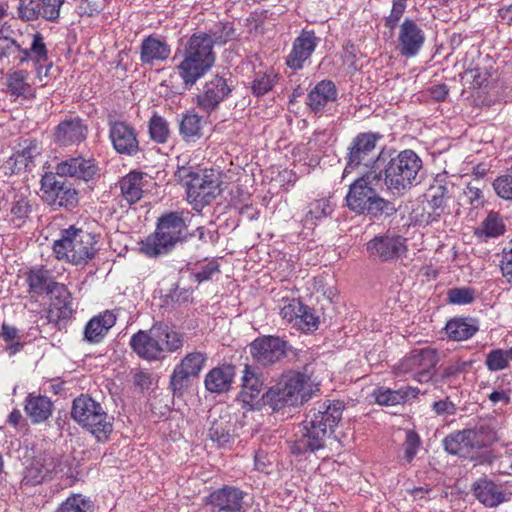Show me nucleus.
<instances>
[{
    "instance_id": "39448f33",
    "label": "nucleus",
    "mask_w": 512,
    "mask_h": 512,
    "mask_svg": "<svg viewBox=\"0 0 512 512\" xmlns=\"http://www.w3.org/2000/svg\"><path fill=\"white\" fill-rule=\"evenodd\" d=\"M314 392V385L308 375L289 371L265 393V404L273 411L285 407H296L308 401Z\"/></svg>"
},
{
    "instance_id": "bf43d9fd",
    "label": "nucleus",
    "mask_w": 512,
    "mask_h": 512,
    "mask_svg": "<svg viewBox=\"0 0 512 512\" xmlns=\"http://www.w3.org/2000/svg\"><path fill=\"white\" fill-rule=\"evenodd\" d=\"M219 272V265L217 261L211 260L204 263L199 264L194 272L193 275L195 279L201 283L203 281H207L212 278V276Z\"/></svg>"
},
{
    "instance_id": "4d7b16f0",
    "label": "nucleus",
    "mask_w": 512,
    "mask_h": 512,
    "mask_svg": "<svg viewBox=\"0 0 512 512\" xmlns=\"http://www.w3.org/2000/svg\"><path fill=\"white\" fill-rule=\"evenodd\" d=\"M474 290L466 287L452 288L447 292L448 302L456 305H464L474 300Z\"/></svg>"
},
{
    "instance_id": "f3484780",
    "label": "nucleus",
    "mask_w": 512,
    "mask_h": 512,
    "mask_svg": "<svg viewBox=\"0 0 512 512\" xmlns=\"http://www.w3.org/2000/svg\"><path fill=\"white\" fill-rule=\"evenodd\" d=\"M207 355L203 352L188 353L181 362L176 365L170 385L174 393L181 392L187 386L190 377H196L203 369Z\"/></svg>"
},
{
    "instance_id": "37998d69",
    "label": "nucleus",
    "mask_w": 512,
    "mask_h": 512,
    "mask_svg": "<svg viewBox=\"0 0 512 512\" xmlns=\"http://www.w3.org/2000/svg\"><path fill=\"white\" fill-rule=\"evenodd\" d=\"M507 500V494L502 484L482 480V504L487 507H496Z\"/></svg>"
},
{
    "instance_id": "4468645a",
    "label": "nucleus",
    "mask_w": 512,
    "mask_h": 512,
    "mask_svg": "<svg viewBox=\"0 0 512 512\" xmlns=\"http://www.w3.org/2000/svg\"><path fill=\"white\" fill-rule=\"evenodd\" d=\"M109 139L114 150L123 156L134 157L140 151L136 129L121 120L109 121Z\"/></svg>"
},
{
    "instance_id": "6e6d98bb",
    "label": "nucleus",
    "mask_w": 512,
    "mask_h": 512,
    "mask_svg": "<svg viewBox=\"0 0 512 512\" xmlns=\"http://www.w3.org/2000/svg\"><path fill=\"white\" fill-rule=\"evenodd\" d=\"M493 188L501 198L512 200V167L508 170L507 174L494 180Z\"/></svg>"
},
{
    "instance_id": "20e7f679",
    "label": "nucleus",
    "mask_w": 512,
    "mask_h": 512,
    "mask_svg": "<svg viewBox=\"0 0 512 512\" xmlns=\"http://www.w3.org/2000/svg\"><path fill=\"white\" fill-rule=\"evenodd\" d=\"M184 336L167 325L156 324L149 330H139L130 339L132 350L142 359L155 361L182 348Z\"/></svg>"
},
{
    "instance_id": "ddd939ff",
    "label": "nucleus",
    "mask_w": 512,
    "mask_h": 512,
    "mask_svg": "<svg viewBox=\"0 0 512 512\" xmlns=\"http://www.w3.org/2000/svg\"><path fill=\"white\" fill-rule=\"evenodd\" d=\"M43 199L51 206L73 207L77 203V192L57 174L46 173L41 179Z\"/></svg>"
},
{
    "instance_id": "69168bd1",
    "label": "nucleus",
    "mask_w": 512,
    "mask_h": 512,
    "mask_svg": "<svg viewBox=\"0 0 512 512\" xmlns=\"http://www.w3.org/2000/svg\"><path fill=\"white\" fill-rule=\"evenodd\" d=\"M431 198L428 201V205L431 209H433L434 213H436L437 210L442 209L444 206L445 200H444V192L445 188L442 186L433 188L431 190Z\"/></svg>"
},
{
    "instance_id": "c03bdc74",
    "label": "nucleus",
    "mask_w": 512,
    "mask_h": 512,
    "mask_svg": "<svg viewBox=\"0 0 512 512\" xmlns=\"http://www.w3.org/2000/svg\"><path fill=\"white\" fill-rule=\"evenodd\" d=\"M148 131L150 138L158 143L164 144L168 141L171 131L167 120L154 113L148 122Z\"/></svg>"
},
{
    "instance_id": "b1692460",
    "label": "nucleus",
    "mask_w": 512,
    "mask_h": 512,
    "mask_svg": "<svg viewBox=\"0 0 512 512\" xmlns=\"http://www.w3.org/2000/svg\"><path fill=\"white\" fill-rule=\"evenodd\" d=\"M241 380L242 387L238 400L251 409L259 408L262 401L265 403V394H262L263 382L248 365L243 370Z\"/></svg>"
},
{
    "instance_id": "aec40b11",
    "label": "nucleus",
    "mask_w": 512,
    "mask_h": 512,
    "mask_svg": "<svg viewBox=\"0 0 512 512\" xmlns=\"http://www.w3.org/2000/svg\"><path fill=\"white\" fill-rule=\"evenodd\" d=\"M425 42V33L412 19L406 18L399 28L398 49L407 58L416 56Z\"/></svg>"
},
{
    "instance_id": "5fc2aeb1",
    "label": "nucleus",
    "mask_w": 512,
    "mask_h": 512,
    "mask_svg": "<svg viewBox=\"0 0 512 512\" xmlns=\"http://www.w3.org/2000/svg\"><path fill=\"white\" fill-rule=\"evenodd\" d=\"M319 318L315 316L312 310L303 306V312L299 314L294 326L303 332H309L318 328Z\"/></svg>"
},
{
    "instance_id": "c756f323",
    "label": "nucleus",
    "mask_w": 512,
    "mask_h": 512,
    "mask_svg": "<svg viewBox=\"0 0 512 512\" xmlns=\"http://www.w3.org/2000/svg\"><path fill=\"white\" fill-rule=\"evenodd\" d=\"M337 96L335 84L330 80H322L309 92L306 103L314 113H320L328 104L336 101Z\"/></svg>"
},
{
    "instance_id": "7ed1b4c3",
    "label": "nucleus",
    "mask_w": 512,
    "mask_h": 512,
    "mask_svg": "<svg viewBox=\"0 0 512 512\" xmlns=\"http://www.w3.org/2000/svg\"><path fill=\"white\" fill-rule=\"evenodd\" d=\"M382 183V172L370 170L357 178L345 197L347 207L357 213L372 216L385 214L390 216L396 212L393 203L377 195L375 187Z\"/></svg>"
},
{
    "instance_id": "0eeeda50",
    "label": "nucleus",
    "mask_w": 512,
    "mask_h": 512,
    "mask_svg": "<svg viewBox=\"0 0 512 512\" xmlns=\"http://www.w3.org/2000/svg\"><path fill=\"white\" fill-rule=\"evenodd\" d=\"M72 418L84 429L89 431L98 442L109 440L113 432L114 417L107 414L99 402L88 395L74 399Z\"/></svg>"
},
{
    "instance_id": "09e8293b",
    "label": "nucleus",
    "mask_w": 512,
    "mask_h": 512,
    "mask_svg": "<svg viewBox=\"0 0 512 512\" xmlns=\"http://www.w3.org/2000/svg\"><path fill=\"white\" fill-rule=\"evenodd\" d=\"M55 512H93L90 499L81 494H73L62 502Z\"/></svg>"
},
{
    "instance_id": "0e129e2a",
    "label": "nucleus",
    "mask_w": 512,
    "mask_h": 512,
    "mask_svg": "<svg viewBox=\"0 0 512 512\" xmlns=\"http://www.w3.org/2000/svg\"><path fill=\"white\" fill-rule=\"evenodd\" d=\"M432 409L437 415H454L456 413L455 404L448 398L433 403Z\"/></svg>"
},
{
    "instance_id": "c9c22d12",
    "label": "nucleus",
    "mask_w": 512,
    "mask_h": 512,
    "mask_svg": "<svg viewBox=\"0 0 512 512\" xmlns=\"http://www.w3.org/2000/svg\"><path fill=\"white\" fill-rule=\"evenodd\" d=\"M7 90L12 96L28 98L33 96L30 72L26 69H12L7 73Z\"/></svg>"
},
{
    "instance_id": "473e14b6",
    "label": "nucleus",
    "mask_w": 512,
    "mask_h": 512,
    "mask_svg": "<svg viewBox=\"0 0 512 512\" xmlns=\"http://www.w3.org/2000/svg\"><path fill=\"white\" fill-rule=\"evenodd\" d=\"M24 42L18 43L15 39L4 35L0 30V63L9 61L11 58L18 67L29 62L31 53L29 47H24Z\"/></svg>"
},
{
    "instance_id": "4c0bfd02",
    "label": "nucleus",
    "mask_w": 512,
    "mask_h": 512,
    "mask_svg": "<svg viewBox=\"0 0 512 512\" xmlns=\"http://www.w3.org/2000/svg\"><path fill=\"white\" fill-rule=\"evenodd\" d=\"M205 121L196 113L183 115L179 123V133L185 142H195L203 136Z\"/></svg>"
},
{
    "instance_id": "2f4dec72",
    "label": "nucleus",
    "mask_w": 512,
    "mask_h": 512,
    "mask_svg": "<svg viewBox=\"0 0 512 512\" xmlns=\"http://www.w3.org/2000/svg\"><path fill=\"white\" fill-rule=\"evenodd\" d=\"M115 323L116 317L111 311L94 316L85 326L84 339L89 343L101 342Z\"/></svg>"
},
{
    "instance_id": "13d9d810",
    "label": "nucleus",
    "mask_w": 512,
    "mask_h": 512,
    "mask_svg": "<svg viewBox=\"0 0 512 512\" xmlns=\"http://www.w3.org/2000/svg\"><path fill=\"white\" fill-rule=\"evenodd\" d=\"M486 365L489 370L497 371L508 367L509 359L506 351L495 349L486 357Z\"/></svg>"
},
{
    "instance_id": "3c124183",
    "label": "nucleus",
    "mask_w": 512,
    "mask_h": 512,
    "mask_svg": "<svg viewBox=\"0 0 512 512\" xmlns=\"http://www.w3.org/2000/svg\"><path fill=\"white\" fill-rule=\"evenodd\" d=\"M277 82L276 75L270 73L257 74L252 82V93L259 97L268 93Z\"/></svg>"
},
{
    "instance_id": "a878e982",
    "label": "nucleus",
    "mask_w": 512,
    "mask_h": 512,
    "mask_svg": "<svg viewBox=\"0 0 512 512\" xmlns=\"http://www.w3.org/2000/svg\"><path fill=\"white\" fill-rule=\"evenodd\" d=\"M27 282L30 292L37 295L44 293L58 296H61V293L62 296L67 295L64 291V285L55 282L51 273L42 267L32 268L28 273Z\"/></svg>"
},
{
    "instance_id": "774afa93",
    "label": "nucleus",
    "mask_w": 512,
    "mask_h": 512,
    "mask_svg": "<svg viewBox=\"0 0 512 512\" xmlns=\"http://www.w3.org/2000/svg\"><path fill=\"white\" fill-rule=\"evenodd\" d=\"M134 384L142 390L149 388L151 384L150 375L143 371L137 372L134 375Z\"/></svg>"
},
{
    "instance_id": "f8f14e48",
    "label": "nucleus",
    "mask_w": 512,
    "mask_h": 512,
    "mask_svg": "<svg viewBox=\"0 0 512 512\" xmlns=\"http://www.w3.org/2000/svg\"><path fill=\"white\" fill-rule=\"evenodd\" d=\"M381 135L373 132L358 134L348 148L347 163L343 172L346 176L355 169L363 166L369 168L378 160L376 143Z\"/></svg>"
},
{
    "instance_id": "ea45409f",
    "label": "nucleus",
    "mask_w": 512,
    "mask_h": 512,
    "mask_svg": "<svg viewBox=\"0 0 512 512\" xmlns=\"http://www.w3.org/2000/svg\"><path fill=\"white\" fill-rule=\"evenodd\" d=\"M333 208L334 205L330 198H321L309 203L308 210L302 220L304 226L309 228L313 227L318 221L330 216L333 212Z\"/></svg>"
},
{
    "instance_id": "c85d7f7f",
    "label": "nucleus",
    "mask_w": 512,
    "mask_h": 512,
    "mask_svg": "<svg viewBox=\"0 0 512 512\" xmlns=\"http://www.w3.org/2000/svg\"><path fill=\"white\" fill-rule=\"evenodd\" d=\"M170 54V45L165 40L152 35L143 39L140 46V60L145 65L154 66L164 62Z\"/></svg>"
},
{
    "instance_id": "680f3d73",
    "label": "nucleus",
    "mask_w": 512,
    "mask_h": 512,
    "mask_svg": "<svg viewBox=\"0 0 512 512\" xmlns=\"http://www.w3.org/2000/svg\"><path fill=\"white\" fill-rule=\"evenodd\" d=\"M498 423L494 420H489L484 426H482V447L486 444H492L493 442L498 441L499 436L497 432Z\"/></svg>"
},
{
    "instance_id": "dca6fc26",
    "label": "nucleus",
    "mask_w": 512,
    "mask_h": 512,
    "mask_svg": "<svg viewBox=\"0 0 512 512\" xmlns=\"http://www.w3.org/2000/svg\"><path fill=\"white\" fill-rule=\"evenodd\" d=\"M320 38L313 30L303 29L294 39L292 48L286 56V65L292 70H301L307 60L310 59Z\"/></svg>"
},
{
    "instance_id": "f03ea898",
    "label": "nucleus",
    "mask_w": 512,
    "mask_h": 512,
    "mask_svg": "<svg viewBox=\"0 0 512 512\" xmlns=\"http://www.w3.org/2000/svg\"><path fill=\"white\" fill-rule=\"evenodd\" d=\"M225 42L221 37H212L206 33L193 34L184 46L182 60L176 66L185 89H191L214 65L215 41Z\"/></svg>"
},
{
    "instance_id": "e433bc0d",
    "label": "nucleus",
    "mask_w": 512,
    "mask_h": 512,
    "mask_svg": "<svg viewBox=\"0 0 512 512\" xmlns=\"http://www.w3.org/2000/svg\"><path fill=\"white\" fill-rule=\"evenodd\" d=\"M143 177V173L132 171L120 180L122 196L129 204H134L142 198Z\"/></svg>"
},
{
    "instance_id": "49530a36",
    "label": "nucleus",
    "mask_w": 512,
    "mask_h": 512,
    "mask_svg": "<svg viewBox=\"0 0 512 512\" xmlns=\"http://www.w3.org/2000/svg\"><path fill=\"white\" fill-rule=\"evenodd\" d=\"M31 212L29 201L24 196L15 197L10 208L8 220L15 227H21Z\"/></svg>"
},
{
    "instance_id": "603ef678",
    "label": "nucleus",
    "mask_w": 512,
    "mask_h": 512,
    "mask_svg": "<svg viewBox=\"0 0 512 512\" xmlns=\"http://www.w3.org/2000/svg\"><path fill=\"white\" fill-rule=\"evenodd\" d=\"M421 446V439L414 430H406V437L403 443V459L410 463L415 458Z\"/></svg>"
},
{
    "instance_id": "f257e3e1",
    "label": "nucleus",
    "mask_w": 512,
    "mask_h": 512,
    "mask_svg": "<svg viewBox=\"0 0 512 512\" xmlns=\"http://www.w3.org/2000/svg\"><path fill=\"white\" fill-rule=\"evenodd\" d=\"M342 403H322L312 409L296 433V440L291 446L294 454L315 452L325 446V441L342 416Z\"/></svg>"
},
{
    "instance_id": "79ce46f5",
    "label": "nucleus",
    "mask_w": 512,
    "mask_h": 512,
    "mask_svg": "<svg viewBox=\"0 0 512 512\" xmlns=\"http://www.w3.org/2000/svg\"><path fill=\"white\" fill-rule=\"evenodd\" d=\"M445 330L449 338L462 341L473 336L478 327L467 318H454L446 324Z\"/></svg>"
},
{
    "instance_id": "58836bf2",
    "label": "nucleus",
    "mask_w": 512,
    "mask_h": 512,
    "mask_svg": "<svg viewBox=\"0 0 512 512\" xmlns=\"http://www.w3.org/2000/svg\"><path fill=\"white\" fill-rule=\"evenodd\" d=\"M53 404L45 396H29L26 400L25 411L32 421L39 423L49 418L52 413Z\"/></svg>"
},
{
    "instance_id": "9d476101",
    "label": "nucleus",
    "mask_w": 512,
    "mask_h": 512,
    "mask_svg": "<svg viewBox=\"0 0 512 512\" xmlns=\"http://www.w3.org/2000/svg\"><path fill=\"white\" fill-rule=\"evenodd\" d=\"M422 161L412 150L401 151L384 168L383 182L394 195H401L416 182Z\"/></svg>"
},
{
    "instance_id": "a211bd4d",
    "label": "nucleus",
    "mask_w": 512,
    "mask_h": 512,
    "mask_svg": "<svg viewBox=\"0 0 512 512\" xmlns=\"http://www.w3.org/2000/svg\"><path fill=\"white\" fill-rule=\"evenodd\" d=\"M65 0H21L18 7L22 20L33 21L43 18L47 21H56Z\"/></svg>"
},
{
    "instance_id": "6e6552de",
    "label": "nucleus",
    "mask_w": 512,
    "mask_h": 512,
    "mask_svg": "<svg viewBox=\"0 0 512 512\" xmlns=\"http://www.w3.org/2000/svg\"><path fill=\"white\" fill-rule=\"evenodd\" d=\"M186 223L181 213L170 212L163 215L154 234L141 242L140 250L149 257L168 253L186 234Z\"/></svg>"
},
{
    "instance_id": "338daca9",
    "label": "nucleus",
    "mask_w": 512,
    "mask_h": 512,
    "mask_svg": "<svg viewBox=\"0 0 512 512\" xmlns=\"http://www.w3.org/2000/svg\"><path fill=\"white\" fill-rule=\"evenodd\" d=\"M504 257L502 260L501 270L503 276L507 279L509 283H512V241L510 242V247L508 250L503 249Z\"/></svg>"
},
{
    "instance_id": "de8ad7c7",
    "label": "nucleus",
    "mask_w": 512,
    "mask_h": 512,
    "mask_svg": "<svg viewBox=\"0 0 512 512\" xmlns=\"http://www.w3.org/2000/svg\"><path fill=\"white\" fill-rule=\"evenodd\" d=\"M506 231L502 217L496 212H490L482 222V239L498 238Z\"/></svg>"
},
{
    "instance_id": "72a5a7b5",
    "label": "nucleus",
    "mask_w": 512,
    "mask_h": 512,
    "mask_svg": "<svg viewBox=\"0 0 512 512\" xmlns=\"http://www.w3.org/2000/svg\"><path fill=\"white\" fill-rule=\"evenodd\" d=\"M235 376V369L231 365L215 367L205 376V387L211 393H226L230 390Z\"/></svg>"
},
{
    "instance_id": "423d86ee",
    "label": "nucleus",
    "mask_w": 512,
    "mask_h": 512,
    "mask_svg": "<svg viewBox=\"0 0 512 512\" xmlns=\"http://www.w3.org/2000/svg\"><path fill=\"white\" fill-rule=\"evenodd\" d=\"M94 234L70 226L61 231L60 238L54 241L53 251L56 258L73 265H85L94 258L97 248Z\"/></svg>"
},
{
    "instance_id": "a19ab883",
    "label": "nucleus",
    "mask_w": 512,
    "mask_h": 512,
    "mask_svg": "<svg viewBox=\"0 0 512 512\" xmlns=\"http://www.w3.org/2000/svg\"><path fill=\"white\" fill-rule=\"evenodd\" d=\"M64 291L66 296L50 295L51 304L48 312L50 321H59L62 319H68L73 313L72 298L71 294L64 285Z\"/></svg>"
},
{
    "instance_id": "8fccbe9b",
    "label": "nucleus",
    "mask_w": 512,
    "mask_h": 512,
    "mask_svg": "<svg viewBox=\"0 0 512 512\" xmlns=\"http://www.w3.org/2000/svg\"><path fill=\"white\" fill-rule=\"evenodd\" d=\"M303 304L295 298L283 297L280 301V315L282 319L295 325L299 314L303 312Z\"/></svg>"
},
{
    "instance_id": "e2e57ef3",
    "label": "nucleus",
    "mask_w": 512,
    "mask_h": 512,
    "mask_svg": "<svg viewBox=\"0 0 512 512\" xmlns=\"http://www.w3.org/2000/svg\"><path fill=\"white\" fill-rule=\"evenodd\" d=\"M480 188L478 187V180L469 182L464 190L465 201L469 202L475 208L479 205Z\"/></svg>"
},
{
    "instance_id": "f704fd0d",
    "label": "nucleus",
    "mask_w": 512,
    "mask_h": 512,
    "mask_svg": "<svg viewBox=\"0 0 512 512\" xmlns=\"http://www.w3.org/2000/svg\"><path fill=\"white\" fill-rule=\"evenodd\" d=\"M419 389L414 387H402L398 390H392L386 387H378L373 391V397L377 404L385 406H394L405 403L407 400L415 398L419 394Z\"/></svg>"
},
{
    "instance_id": "9b49d317",
    "label": "nucleus",
    "mask_w": 512,
    "mask_h": 512,
    "mask_svg": "<svg viewBox=\"0 0 512 512\" xmlns=\"http://www.w3.org/2000/svg\"><path fill=\"white\" fill-rule=\"evenodd\" d=\"M437 362L438 354L435 349L431 347L413 349L395 366V373L398 376L411 373L415 380L426 383L431 380Z\"/></svg>"
},
{
    "instance_id": "7c9ffc66",
    "label": "nucleus",
    "mask_w": 512,
    "mask_h": 512,
    "mask_svg": "<svg viewBox=\"0 0 512 512\" xmlns=\"http://www.w3.org/2000/svg\"><path fill=\"white\" fill-rule=\"evenodd\" d=\"M58 461L51 455L35 459L25 471L23 481L28 485H37L49 478L56 471Z\"/></svg>"
},
{
    "instance_id": "6ab92c4d",
    "label": "nucleus",
    "mask_w": 512,
    "mask_h": 512,
    "mask_svg": "<svg viewBox=\"0 0 512 512\" xmlns=\"http://www.w3.org/2000/svg\"><path fill=\"white\" fill-rule=\"evenodd\" d=\"M479 443V433L475 429L450 433L443 440L444 448L449 454L463 458H473Z\"/></svg>"
},
{
    "instance_id": "412c9836",
    "label": "nucleus",
    "mask_w": 512,
    "mask_h": 512,
    "mask_svg": "<svg viewBox=\"0 0 512 512\" xmlns=\"http://www.w3.org/2000/svg\"><path fill=\"white\" fill-rule=\"evenodd\" d=\"M406 250V239L400 235L378 236L367 243V251L383 261L399 258Z\"/></svg>"
},
{
    "instance_id": "a18cd8bd",
    "label": "nucleus",
    "mask_w": 512,
    "mask_h": 512,
    "mask_svg": "<svg viewBox=\"0 0 512 512\" xmlns=\"http://www.w3.org/2000/svg\"><path fill=\"white\" fill-rule=\"evenodd\" d=\"M208 435L218 446H226L232 438L230 422L223 418L214 420L209 428Z\"/></svg>"
},
{
    "instance_id": "4be33fe9",
    "label": "nucleus",
    "mask_w": 512,
    "mask_h": 512,
    "mask_svg": "<svg viewBox=\"0 0 512 512\" xmlns=\"http://www.w3.org/2000/svg\"><path fill=\"white\" fill-rule=\"evenodd\" d=\"M231 87L227 80L219 75H214L205 82L202 92L197 95V104L200 108L210 111L215 109L229 94Z\"/></svg>"
},
{
    "instance_id": "1a4fd4ad",
    "label": "nucleus",
    "mask_w": 512,
    "mask_h": 512,
    "mask_svg": "<svg viewBox=\"0 0 512 512\" xmlns=\"http://www.w3.org/2000/svg\"><path fill=\"white\" fill-rule=\"evenodd\" d=\"M175 176L186 186L187 198L197 210L210 204L220 193L219 178L212 171H196L191 166L178 165Z\"/></svg>"
},
{
    "instance_id": "393cba45",
    "label": "nucleus",
    "mask_w": 512,
    "mask_h": 512,
    "mask_svg": "<svg viewBox=\"0 0 512 512\" xmlns=\"http://www.w3.org/2000/svg\"><path fill=\"white\" fill-rule=\"evenodd\" d=\"M29 37L31 39L29 45L31 57L29 61L33 63L35 78L40 83V86H44L47 83L45 79L49 77V72L52 68V63H48V49L43 36L39 32L32 33Z\"/></svg>"
},
{
    "instance_id": "864d4df0",
    "label": "nucleus",
    "mask_w": 512,
    "mask_h": 512,
    "mask_svg": "<svg viewBox=\"0 0 512 512\" xmlns=\"http://www.w3.org/2000/svg\"><path fill=\"white\" fill-rule=\"evenodd\" d=\"M24 144L22 150L15 154V164L27 167L28 162L40 154V149L36 141H25Z\"/></svg>"
},
{
    "instance_id": "cd10ccee",
    "label": "nucleus",
    "mask_w": 512,
    "mask_h": 512,
    "mask_svg": "<svg viewBox=\"0 0 512 512\" xmlns=\"http://www.w3.org/2000/svg\"><path fill=\"white\" fill-rule=\"evenodd\" d=\"M243 492L235 487H224L210 495L213 512H243Z\"/></svg>"
},
{
    "instance_id": "bb28decb",
    "label": "nucleus",
    "mask_w": 512,
    "mask_h": 512,
    "mask_svg": "<svg viewBox=\"0 0 512 512\" xmlns=\"http://www.w3.org/2000/svg\"><path fill=\"white\" fill-rule=\"evenodd\" d=\"M87 127L78 117L65 119L54 130V141L60 146H70L86 138Z\"/></svg>"
},
{
    "instance_id": "052dcab7",
    "label": "nucleus",
    "mask_w": 512,
    "mask_h": 512,
    "mask_svg": "<svg viewBox=\"0 0 512 512\" xmlns=\"http://www.w3.org/2000/svg\"><path fill=\"white\" fill-rule=\"evenodd\" d=\"M407 4L395 3L392 4L390 15L385 19V26L391 30L396 28L399 20L403 16Z\"/></svg>"
},
{
    "instance_id": "5701e85b",
    "label": "nucleus",
    "mask_w": 512,
    "mask_h": 512,
    "mask_svg": "<svg viewBox=\"0 0 512 512\" xmlns=\"http://www.w3.org/2000/svg\"><path fill=\"white\" fill-rule=\"evenodd\" d=\"M56 174L60 177H71L88 182L98 174V167L94 160L78 156L58 163Z\"/></svg>"
},
{
    "instance_id": "2eb2a0df",
    "label": "nucleus",
    "mask_w": 512,
    "mask_h": 512,
    "mask_svg": "<svg viewBox=\"0 0 512 512\" xmlns=\"http://www.w3.org/2000/svg\"><path fill=\"white\" fill-rule=\"evenodd\" d=\"M287 342L275 336L258 337L250 344L253 359L262 366L275 364L284 358Z\"/></svg>"
}]
</instances>
